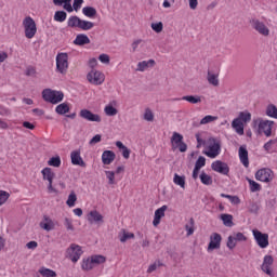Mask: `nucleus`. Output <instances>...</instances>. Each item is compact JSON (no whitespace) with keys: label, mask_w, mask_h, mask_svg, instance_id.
Listing matches in <instances>:
<instances>
[{"label":"nucleus","mask_w":277,"mask_h":277,"mask_svg":"<svg viewBox=\"0 0 277 277\" xmlns=\"http://www.w3.org/2000/svg\"><path fill=\"white\" fill-rule=\"evenodd\" d=\"M42 98L45 103H51L52 105H57L64 101V92L55 91L51 89H44L42 91Z\"/></svg>","instance_id":"f257e3e1"},{"label":"nucleus","mask_w":277,"mask_h":277,"mask_svg":"<svg viewBox=\"0 0 277 277\" xmlns=\"http://www.w3.org/2000/svg\"><path fill=\"white\" fill-rule=\"evenodd\" d=\"M23 27L25 31L26 38L31 40L36 34H38V27L36 26V21L31 18V16H27L23 21Z\"/></svg>","instance_id":"f03ea898"},{"label":"nucleus","mask_w":277,"mask_h":277,"mask_svg":"<svg viewBox=\"0 0 277 277\" xmlns=\"http://www.w3.org/2000/svg\"><path fill=\"white\" fill-rule=\"evenodd\" d=\"M171 145L173 150H176L177 148L180 153H187V143H184L183 134L179 132H173L171 136Z\"/></svg>","instance_id":"7ed1b4c3"},{"label":"nucleus","mask_w":277,"mask_h":277,"mask_svg":"<svg viewBox=\"0 0 277 277\" xmlns=\"http://www.w3.org/2000/svg\"><path fill=\"white\" fill-rule=\"evenodd\" d=\"M41 174L43 176V181H48V193L49 194H58V192L53 187V179H55V172H53V169L45 167Z\"/></svg>","instance_id":"20e7f679"},{"label":"nucleus","mask_w":277,"mask_h":277,"mask_svg":"<svg viewBox=\"0 0 277 277\" xmlns=\"http://www.w3.org/2000/svg\"><path fill=\"white\" fill-rule=\"evenodd\" d=\"M81 254H83V250L81 246L71 243L70 247L66 250V258L69 259L72 263H77L79 259H81Z\"/></svg>","instance_id":"39448f33"},{"label":"nucleus","mask_w":277,"mask_h":277,"mask_svg":"<svg viewBox=\"0 0 277 277\" xmlns=\"http://www.w3.org/2000/svg\"><path fill=\"white\" fill-rule=\"evenodd\" d=\"M56 70L61 75L68 72V53H58L56 55Z\"/></svg>","instance_id":"423d86ee"},{"label":"nucleus","mask_w":277,"mask_h":277,"mask_svg":"<svg viewBox=\"0 0 277 277\" xmlns=\"http://www.w3.org/2000/svg\"><path fill=\"white\" fill-rule=\"evenodd\" d=\"M255 179L262 183H272L274 181V171L269 168L260 169L255 172Z\"/></svg>","instance_id":"0eeeda50"},{"label":"nucleus","mask_w":277,"mask_h":277,"mask_svg":"<svg viewBox=\"0 0 277 277\" xmlns=\"http://www.w3.org/2000/svg\"><path fill=\"white\" fill-rule=\"evenodd\" d=\"M87 79L89 83H92L93 85H102L105 81V75L103 72L92 69L88 75Z\"/></svg>","instance_id":"6e6552de"},{"label":"nucleus","mask_w":277,"mask_h":277,"mask_svg":"<svg viewBox=\"0 0 277 277\" xmlns=\"http://www.w3.org/2000/svg\"><path fill=\"white\" fill-rule=\"evenodd\" d=\"M253 237L261 248H267L269 246V235L268 234H263L259 229H253L252 230Z\"/></svg>","instance_id":"1a4fd4ad"},{"label":"nucleus","mask_w":277,"mask_h":277,"mask_svg":"<svg viewBox=\"0 0 277 277\" xmlns=\"http://www.w3.org/2000/svg\"><path fill=\"white\" fill-rule=\"evenodd\" d=\"M89 224L93 225L96 224L97 226H101L103 224H105V220L103 214H101V212L96 211V210H92L88 213V217H87Z\"/></svg>","instance_id":"9d476101"},{"label":"nucleus","mask_w":277,"mask_h":277,"mask_svg":"<svg viewBox=\"0 0 277 277\" xmlns=\"http://www.w3.org/2000/svg\"><path fill=\"white\" fill-rule=\"evenodd\" d=\"M221 246H222V235H220L219 233H213L210 236L208 252H213V250H220Z\"/></svg>","instance_id":"9b49d317"},{"label":"nucleus","mask_w":277,"mask_h":277,"mask_svg":"<svg viewBox=\"0 0 277 277\" xmlns=\"http://www.w3.org/2000/svg\"><path fill=\"white\" fill-rule=\"evenodd\" d=\"M211 168L214 172H219V174L228 175V172H230V168L228 167V164L221 160L212 162Z\"/></svg>","instance_id":"f8f14e48"},{"label":"nucleus","mask_w":277,"mask_h":277,"mask_svg":"<svg viewBox=\"0 0 277 277\" xmlns=\"http://www.w3.org/2000/svg\"><path fill=\"white\" fill-rule=\"evenodd\" d=\"M80 118L88 120V122H101V116L98 114L92 113V110L81 109L79 114Z\"/></svg>","instance_id":"ddd939ff"},{"label":"nucleus","mask_w":277,"mask_h":277,"mask_svg":"<svg viewBox=\"0 0 277 277\" xmlns=\"http://www.w3.org/2000/svg\"><path fill=\"white\" fill-rule=\"evenodd\" d=\"M251 26L261 36H265V37L269 36V28H267V26H265V23H263L259 19H252Z\"/></svg>","instance_id":"4468645a"},{"label":"nucleus","mask_w":277,"mask_h":277,"mask_svg":"<svg viewBox=\"0 0 277 277\" xmlns=\"http://www.w3.org/2000/svg\"><path fill=\"white\" fill-rule=\"evenodd\" d=\"M272 265H274V256L265 255L261 265L262 272H264V274L267 276H274V273L272 272Z\"/></svg>","instance_id":"2eb2a0df"},{"label":"nucleus","mask_w":277,"mask_h":277,"mask_svg":"<svg viewBox=\"0 0 277 277\" xmlns=\"http://www.w3.org/2000/svg\"><path fill=\"white\" fill-rule=\"evenodd\" d=\"M274 127V121L272 120H262L259 123V130L263 131L266 137L272 136V128Z\"/></svg>","instance_id":"dca6fc26"},{"label":"nucleus","mask_w":277,"mask_h":277,"mask_svg":"<svg viewBox=\"0 0 277 277\" xmlns=\"http://www.w3.org/2000/svg\"><path fill=\"white\" fill-rule=\"evenodd\" d=\"M72 166H80V168H85V161L81 158V150H74L70 154Z\"/></svg>","instance_id":"f3484780"},{"label":"nucleus","mask_w":277,"mask_h":277,"mask_svg":"<svg viewBox=\"0 0 277 277\" xmlns=\"http://www.w3.org/2000/svg\"><path fill=\"white\" fill-rule=\"evenodd\" d=\"M166 211H168V206H162L155 211V216L153 221L154 226H159V224H161V217H166Z\"/></svg>","instance_id":"a211bd4d"},{"label":"nucleus","mask_w":277,"mask_h":277,"mask_svg":"<svg viewBox=\"0 0 277 277\" xmlns=\"http://www.w3.org/2000/svg\"><path fill=\"white\" fill-rule=\"evenodd\" d=\"M116 160V153L113 150H104L102 154V163L104 166H111L114 161Z\"/></svg>","instance_id":"6ab92c4d"},{"label":"nucleus","mask_w":277,"mask_h":277,"mask_svg":"<svg viewBox=\"0 0 277 277\" xmlns=\"http://www.w3.org/2000/svg\"><path fill=\"white\" fill-rule=\"evenodd\" d=\"M238 155L242 166L248 168L250 166V160L248 159V149L246 148V145L239 147Z\"/></svg>","instance_id":"aec40b11"},{"label":"nucleus","mask_w":277,"mask_h":277,"mask_svg":"<svg viewBox=\"0 0 277 277\" xmlns=\"http://www.w3.org/2000/svg\"><path fill=\"white\" fill-rule=\"evenodd\" d=\"M221 145L220 143H214L213 145L209 146L208 151H203V155H207V157H210V159H215L217 155H220Z\"/></svg>","instance_id":"412c9836"},{"label":"nucleus","mask_w":277,"mask_h":277,"mask_svg":"<svg viewBox=\"0 0 277 277\" xmlns=\"http://www.w3.org/2000/svg\"><path fill=\"white\" fill-rule=\"evenodd\" d=\"M74 44H76V47H85V44H90V37L85 34H79L76 36Z\"/></svg>","instance_id":"4be33fe9"},{"label":"nucleus","mask_w":277,"mask_h":277,"mask_svg":"<svg viewBox=\"0 0 277 277\" xmlns=\"http://www.w3.org/2000/svg\"><path fill=\"white\" fill-rule=\"evenodd\" d=\"M173 101H187L192 105H198V103H202V97L200 95H185L182 98H174Z\"/></svg>","instance_id":"5701e85b"},{"label":"nucleus","mask_w":277,"mask_h":277,"mask_svg":"<svg viewBox=\"0 0 277 277\" xmlns=\"http://www.w3.org/2000/svg\"><path fill=\"white\" fill-rule=\"evenodd\" d=\"M71 2L72 0H53L54 5H63V9L69 13L75 11Z\"/></svg>","instance_id":"b1692460"},{"label":"nucleus","mask_w":277,"mask_h":277,"mask_svg":"<svg viewBox=\"0 0 277 277\" xmlns=\"http://www.w3.org/2000/svg\"><path fill=\"white\" fill-rule=\"evenodd\" d=\"M155 66V60L142 61L137 64L136 71L144 72L146 68H153Z\"/></svg>","instance_id":"393cba45"},{"label":"nucleus","mask_w":277,"mask_h":277,"mask_svg":"<svg viewBox=\"0 0 277 277\" xmlns=\"http://www.w3.org/2000/svg\"><path fill=\"white\" fill-rule=\"evenodd\" d=\"M232 128L236 131L238 135H243V122L239 119H234L232 121Z\"/></svg>","instance_id":"a878e982"},{"label":"nucleus","mask_w":277,"mask_h":277,"mask_svg":"<svg viewBox=\"0 0 277 277\" xmlns=\"http://www.w3.org/2000/svg\"><path fill=\"white\" fill-rule=\"evenodd\" d=\"M128 239H135V234L127 232V229H121L119 233V240L121 243H124L128 241Z\"/></svg>","instance_id":"bb28decb"},{"label":"nucleus","mask_w":277,"mask_h":277,"mask_svg":"<svg viewBox=\"0 0 277 277\" xmlns=\"http://www.w3.org/2000/svg\"><path fill=\"white\" fill-rule=\"evenodd\" d=\"M55 111L58 114V116H64L70 111V106H68L67 103H62L56 106Z\"/></svg>","instance_id":"cd10ccee"},{"label":"nucleus","mask_w":277,"mask_h":277,"mask_svg":"<svg viewBox=\"0 0 277 277\" xmlns=\"http://www.w3.org/2000/svg\"><path fill=\"white\" fill-rule=\"evenodd\" d=\"M94 27V23L85 19H80V24L78 29H82V31H90Z\"/></svg>","instance_id":"c85d7f7f"},{"label":"nucleus","mask_w":277,"mask_h":277,"mask_svg":"<svg viewBox=\"0 0 277 277\" xmlns=\"http://www.w3.org/2000/svg\"><path fill=\"white\" fill-rule=\"evenodd\" d=\"M39 274L42 276V277H57V273H55V271L51 269V268H47L44 266H42L40 269H39Z\"/></svg>","instance_id":"c756f323"},{"label":"nucleus","mask_w":277,"mask_h":277,"mask_svg":"<svg viewBox=\"0 0 277 277\" xmlns=\"http://www.w3.org/2000/svg\"><path fill=\"white\" fill-rule=\"evenodd\" d=\"M173 183L182 189H185V175H179V173H175L173 177Z\"/></svg>","instance_id":"7c9ffc66"},{"label":"nucleus","mask_w":277,"mask_h":277,"mask_svg":"<svg viewBox=\"0 0 277 277\" xmlns=\"http://www.w3.org/2000/svg\"><path fill=\"white\" fill-rule=\"evenodd\" d=\"M82 14L88 18H94L96 16V9L93 6H84L82 9Z\"/></svg>","instance_id":"2f4dec72"},{"label":"nucleus","mask_w":277,"mask_h":277,"mask_svg":"<svg viewBox=\"0 0 277 277\" xmlns=\"http://www.w3.org/2000/svg\"><path fill=\"white\" fill-rule=\"evenodd\" d=\"M207 79L210 85H214V88H217V85H220V79H217V75L208 71Z\"/></svg>","instance_id":"473e14b6"},{"label":"nucleus","mask_w":277,"mask_h":277,"mask_svg":"<svg viewBox=\"0 0 277 277\" xmlns=\"http://www.w3.org/2000/svg\"><path fill=\"white\" fill-rule=\"evenodd\" d=\"M266 116H268V118H274L275 120H277V107L274 104H269L266 107Z\"/></svg>","instance_id":"72a5a7b5"},{"label":"nucleus","mask_w":277,"mask_h":277,"mask_svg":"<svg viewBox=\"0 0 277 277\" xmlns=\"http://www.w3.org/2000/svg\"><path fill=\"white\" fill-rule=\"evenodd\" d=\"M80 22L81 18L79 16L72 15L68 18L67 26L71 28L79 27Z\"/></svg>","instance_id":"f704fd0d"},{"label":"nucleus","mask_w":277,"mask_h":277,"mask_svg":"<svg viewBox=\"0 0 277 277\" xmlns=\"http://www.w3.org/2000/svg\"><path fill=\"white\" fill-rule=\"evenodd\" d=\"M236 119L245 123L250 122V120H252V114H250L249 111H240L238 118Z\"/></svg>","instance_id":"c9c22d12"},{"label":"nucleus","mask_w":277,"mask_h":277,"mask_svg":"<svg viewBox=\"0 0 277 277\" xmlns=\"http://www.w3.org/2000/svg\"><path fill=\"white\" fill-rule=\"evenodd\" d=\"M199 179L202 183V185H213V179L211 175L207 174L206 172H201L199 175Z\"/></svg>","instance_id":"e433bc0d"},{"label":"nucleus","mask_w":277,"mask_h":277,"mask_svg":"<svg viewBox=\"0 0 277 277\" xmlns=\"http://www.w3.org/2000/svg\"><path fill=\"white\" fill-rule=\"evenodd\" d=\"M67 16L68 14L66 13V11H56L54 14V21H56V23H64Z\"/></svg>","instance_id":"4c0bfd02"},{"label":"nucleus","mask_w":277,"mask_h":277,"mask_svg":"<svg viewBox=\"0 0 277 277\" xmlns=\"http://www.w3.org/2000/svg\"><path fill=\"white\" fill-rule=\"evenodd\" d=\"M221 198H227L232 202V205H240L241 199H239L238 196H233V195H226L224 193L221 194Z\"/></svg>","instance_id":"58836bf2"},{"label":"nucleus","mask_w":277,"mask_h":277,"mask_svg":"<svg viewBox=\"0 0 277 277\" xmlns=\"http://www.w3.org/2000/svg\"><path fill=\"white\" fill-rule=\"evenodd\" d=\"M48 166H51L52 168H60V166H62V158H60V156L50 158Z\"/></svg>","instance_id":"ea45409f"},{"label":"nucleus","mask_w":277,"mask_h":277,"mask_svg":"<svg viewBox=\"0 0 277 277\" xmlns=\"http://www.w3.org/2000/svg\"><path fill=\"white\" fill-rule=\"evenodd\" d=\"M76 202H77V194L75 193V190H71L70 194L68 195L66 205L67 207H74Z\"/></svg>","instance_id":"a19ab883"},{"label":"nucleus","mask_w":277,"mask_h":277,"mask_svg":"<svg viewBox=\"0 0 277 277\" xmlns=\"http://www.w3.org/2000/svg\"><path fill=\"white\" fill-rule=\"evenodd\" d=\"M247 181L250 185V192H252V193L261 192V184H259V183H256L253 180L248 179V177H247Z\"/></svg>","instance_id":"79ce46f5"},{"label":"nucleus","mask_w":277,"mask_h":277,"mask_svg":"<svg viewBox=\"0 0 277 277\" xmlns=\"http://www.w3.org/2000/svg\"><path fill=\"white\" fill-rule=\"evenodd\" d=\"M221 220L224 224V226H233V215L230 214H222Z\"/></svg>","instance_id":"37998d69"},{"label":"nucleus","mask_w":277,"mask_h":277,"mask_svg":"<svg viewBox=\"0 0 277 277\" xmlns=\"http://www.w3.org/2000/svg\"><path fill=\"white\" fill-rule=\"evenodd\" d=\"M91 261L93 263V265H101L103 263H105L107 261V259L103 255H92L91 256Z\"/></svg>","instance_id":"c03bdc74"},{"label":"nucleus","mask_w":277,"mask_h":277,"mask_svg":"<svg viewBox=\"0 0 277 277\" xmlns=\"http://www.w3.org/2000/svg\"><path fill=\"white\" fill-rule=\"evenodd\" d=\"M106 179H108V185H116V172L105 171Z\"/></svg>","instance_id":"a18cd8bd"},{"label":"nucleus","mask_w":277,"mask_h":277,"mask_svg":"<svg viewBox=\"0 0 277 277\" xmlns=\"http://www.w3.org/2000/svg\"><path fill=\"white\" fill-rule=\"evenodd\" d=\"M194 217H190L189 224L185 225V230L187 232V237H192L194 235Z\"/></svg>","instance_id":"49530a36"},{"label":"nucleus","mask_w":277,"mask_h":277,"mask_svg":"<svg viewBox=\"0 0 277 277\" xmlns=\"http://www.w3.org/2000/svg\"><path fill=\"white\" fill-rule=\"evenodd\" d=\"M40 228H42L43 230H47L48 233L53 230V228H55V224L53 223H45L44 221H41L39 223Z\"/></svg>","instance_id":"de8ad7c7"},{"label":"nucleus","mask_w":277,"mask_h":277,"mask_svg":"<svg viewBox=\"0 0 277 277\" xmlns=\"http://www.w3.org/2000/svg\"><path fill=\"white\" fill-rule=\"evenodd\" d=\"M143 118L147 122H153V120H155V115L153 114V110H150V108H146Z\"/></svg>","instance_id":"09e8293b"},{"label":"nucleus","mask_w":277,"mask_h":277,"mask_svg":"<svg viewBox=\"0 0 277 277\" xmlns=\"http://www.w3.org/2000/svg\"><path fill=\"white\" fill-rule=\"evenodd\" d=\"M153 31H156V34H161L163 31V23H151L150 25Z\"/></svg>","instance_id":"8fccbe9b"},{"label":"nucleus","mask_w":277,"mask_h":277,"mask_svg":"<svg viewBox=\"0 0 277 277\" xmlns=\"http://www.w3.org/2000/svg\"><path fill=\"white\" fill-rule=\"evenodd\" d=\"M205 166H207V158H205L203 156H199L197 161L195 162V168L200 170L201 168H205Z\"/></svg>","instance_id":"3c124183"},{"label":"nucleus","mask_w":277,"mask_h":277,"mask_svg":"<svg viewBox=\"0 0 277 277\" xmlns=\"http://www.w3.org/2000/svg\"><path fill=\"white\" fill-rule=\"evenodd\" d=\"M106 116H116L118 114V109L111 105H108L104 108Z\"/></svg>","instance_id":"603ef678"},{"label":"nucleus","mask_w":277,"mask_h":277,"mask_svg":"<svg viewBox=\"0 0 277 277\" xmlns=\"http://www.w3.org/2000/svg\"><path fill=\"white\" fill-rule=\"evenodd\" d=\"M82 269L87 272H89V269H94V263L92 262V260L90 259L83 260Z\"/></svg>","instance_id":"864d4df0"},{"label":"nucleus","mask_w":277,"mask_h":277,"mask_svg":"<svg viewBox=\"0 0 277 277\" xmlns=\"http://www.w3.org/2000/svg\"><path fill=\"white\" fill-rule=\"evenodd\" d=\"M9 198H10V193L5 190H0V207H2V205H5Z\"/></svg>","instance_id":"5fc2aeb1"},{"label":"nucleus","mask_w":277,"mask_h":277,"mask_svg":"<svg viewBox=\"0 0 277 277\" xmlns=\"http://www.w3.org/2000/svg\"><path fill=\"white\" fill-rule=\"evenodd\" d=\"M237 247V240L235 239V236H228L227 238V248L229 250H234V248Z\"/></svg>","instance_id":"6e6d98bb"},{"label":"nucleus","mask_w":277,"mask_h":277,"mask_svg":"<svg viewBox=\"0 0 277 277\" xmlns=\"http://www.w3.org/2000/svg\"><path fill=\"white\" fill-rule=\"evenodd\" d=\"M216 119L217 117L208 115L200 120V124H209V122H213Z\"/></svg>","instance_id":"4d7b16f0"},{"label":"nucleus","mask_w":277,"mask_h":277,"mask_svg":"<svg viewBox=\"0 0 277 277\" xmlns=\"http://www.w3.org/2000/svg\"><path fill=\"white\" fill-rule=\"evenodd\" d=\"M161 266H163V263L158 261V264H157V262H155L154 264L149 265V267L147 268V274H153V272L157 271V267H161Z\"/></svg>","instance_id":"13d9d810"},{"label":"nucleus","mask_w":277,"mask_h":277,"mask_svg":"<svg viewBox=\"0 0 277 277\" xmlns=\"http://www.w3.org/2000/svg\"><path fill=\"white\" fill-rule=\"evenodd\" d=\"M25 75H26V77H36V75H37L36 67L28 66L26 68Z\"/></svg>","instance_id":"bf43d9fd"},{"label":"nucleus","mask_w":277,"mask_h":277,"mask_svg":"<svg viewBox=\"0 0 277 277\" xmlns=\"http://www.w3.org/2000/svg\"><path fill=\"white\" fill-rule=\"evenodd\" d=\"M234 239L236 241H248V237H246V235H243V233L240 232L234 235Z\"/></svg>","instance_id":"052dcab7"},{"label":"nucleus","mask_w":277,"mask_h":277,"mask_svg":"<svg viewBox=\"0 0 277 277\" xmlns=\"http://www.w3.org/2000/svg\"><path fill=\"white\" fill-rule=\"evenodd\" d=\"M249 213H259V205L256 202H251L249 205Z\"/></svg>","instance_id":"680f3d73"},{"label":"nucleus","mask_w":277,"mask_h":277,"mask_svg":"<svg viewBox=\"0 0 277 277\" xmlns=\"http://www.w3.org/2000/svg\"><path fill=\"white\" fill-rule=\"evenodd\" d=\"M81 5H83V0H74L72 8L75 12H79V10H81Z\"/></svg>","instance_id":"e2e57ef3"},{"label":"nucleus","mask_w":277,"mask_h":277,"mask_svg":"<svg viewBox=\"0 0 277 277\" xmlns=\"http://www.w3.org/2000/svg\"><path fill=\"white\" fill-rule=\"evenodd\" d=\"M195 137L197 140V148H201V146H205V144H207V141L202 140L199 133L195 134Z\"/></svg>","instance_id":"0e129e2a"},{"label":"nucleus","mask_w":277,"mask_h":277,"mask_svg":"<svg viewBox=\"0 0 277 277\" xmlns=\"http://www.w3.org/2000/svg\"><path fill=\"white\" fill-rule=\"evenodd\" d=\"M101 140H102L101 134H96L95 136H93L90 140L89 144H90V146H94V144H98L101 142Z\"/></svg>","instance_id":"69168bd1"},{"label":"nucleus","mask_w":277,"mask_h":277,"mask_svg":"<svg viewBox=\"0 0 277 277\" xmlns=\"http://www.w3.org/2000/svg\"><path fill=\"white\" fill-rule=\"evenodd\" d=\"M98 60H100V62H101L102 64H107V65H109V62H110L109 55H107V54H101V55L98 56Z\"/></svg>","instance_id":"338daca9"},{"label":"nucleus","mask_w":277,"mask_h":277,"mask_svg":"<svg viewBox=\"0 0 277 277\" xmlns=\"http://www.w3.org/2000/svg\"><path fill=\"white\" fill-rule=\"evenodd\" d=\"M64 225L66 226L67 230H75V227L72 226V220L66 217Z\"/></svg>","instance_id":"774afa93"}]
</instances>
